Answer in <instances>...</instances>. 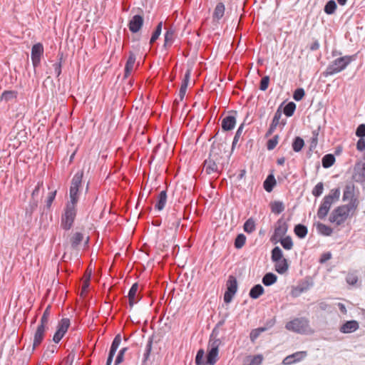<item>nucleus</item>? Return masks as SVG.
Masks as SVG:
<instances>
[{"mask_svg": "<svg viewBox=\"0 0 365 365\" xmlns=\"http://www.w3.org/2000/svg\"><path fill=\"white\" fill-rule=\"evenodd\" d=\"M343 201L350 200L349 203H351L354 200L355 204L358 205L357 199L354 197V186L353 185H346L344 190Z\"/></svg>", "mask_w": 365, "mask_h": 365, "instance_id": "nucleus-15", "label": "nucleus"}, {"mask_svg": "<svg viewBox=\"0 0 365 365\" xmlns=\"http://www.w3.org/2000/svg\"><path fill=\"white\" fill-rule=\"evenodd\" d=\"M167 202V192L166 190L161 191L158 196V200L155 205V208L158 210L161 211L164 209L165 204Z\"/></svg>", "mask_w": 365, "mask_h": 365, "instance_id": "nucleus-23", "label": "nucleus"}, {"mask_svg": "<svg viewBox=\"0 0 365 365\" xmlns=\"http://www.w3.org/2000/svg\"><path fill=\"white\" fill-rule=\"evenodd\" d=\"M296 110V104L291 101L287 103L284 106H282V113L287 117H291L293 115L294 111Z\"/></svg>", "mask_w": 365, "mask_h": 365, "instance_id": "nucleus-35", "label": "nucleus"}, {"mask_svg": "<svg viewBox=\"0 0 365 365\" xmlns=\"http://www.w3.org/2000/svg\"><path fill=\"white\" fill-rule=\"evenodd\" d=\"M70 200H68L66 205L68 207H73V208H77V204L79 201V197H69Z\"/></svg>", "mask_w": 365, "mask_h": 365, "instance_id": "nucleus-62", "label": "nucleus"}, {"mask_svg": "<svg viewBox=\"0 0 365 365\" xmlns=\"http://www.w3.org/2000/svg\"><path fill=\"white\" fill-rule=\"evenodd\" d=\"M356 135L359 138L365 137V124H360L356 130Z\"/></svg>", "mask_w": 365, "mask_h": 365, "instance_id": "nucleus-60", "label": "nucleus"}, {"mask_svg": "<svg viewBox=\"0 0 365 365\" xmlns=\"http://www.w3.org/2000/svg\"><path fill=\"white\" fill-rule=\"evenodd\" d=\"M136 60V56L133 51L129 52V56L125 65L124 78H128L131 73Z\"/></svg>", "mask_w": 365, "mask_h": 365, "instance_id": "nucleus-14", "label": "nucleus"}, {"mask_svg": "<svg viewBox=\"0 0 365 365\" xmlns=\"http://www.w3.org/2000/svg\"><path fill=\"white\" fill-rule=\"evenodd\" d=\"M287 230V223L282 218L279 219L276 223L274 235L271 237V241H275V242H277V240L282 238L283 236L286 235Z\"/></svg>", "mask_w": 365, "mask_h": 365, "instance_id": "nucleus-6", "label": "nucleus"}, {"mask_svg": "<svg viewBox=\"0 0 365 365\" xmlns=\"http://www.w3.org/2000/svg\"><path fill=\"white\" fill-rule=\"evenodd\" d=\"M152 346H153V336L149 337L147 344L145 346V352L143 354L142 365H146V361L150 357V352L152 350Z\"/></svg>", "mask_w": 365, "mask_h": 365, "instance_id": "nucleus-33", "label": "nucleus"}, {"mask_svg": "<svg viewBox=\"0 0 365 365\" xmlns=\"http://www.w3.org/2000/svg\"><path fill=\"white\" fill-rule=\"evenodd\" d=\"M346 281L349 284L354 285L358 282V277L354 274H348Z\"/></svg>", "mask_w": 365, "mask_h": 365, "instance_id": "nucleus-63", "label": "nucleus"}, {"mask_svg": "<svg viewBox=\"0 0 365 365\" xmlns=\"http://www.w3.org/2000/svg\"><path fill=\"white\" fill-rule=\"evenodd\" d=\"M43 53V46L42 43H35L31 48V58L33 66L36 69L41 63V58Z\"/></svg>", "mask_w": 365, "mask_h": 365, "instance_id": "nucleus-7", "label": "nucleus"}, {"mask_svg": "<svg viewBox=\"0 0 365 365\" xmlns=\"http://www.w3.org/2000/svg\"><path fill=\"white\" fill-rule=\"evenodd\" d=\"M77 215V208L65 206L61 217V227L63 230L68 231L73 225Z\"/></svg>", "mask_w": 365, "mask_h": 365, "instance_id": "nucleus-4", "label": "nucleus"}, {"mask_svg": "<svg viewBox=\"0 0 365 365\" xmlns=\"http://www.w3.org/2000/svg\"><path fill=\"white\" fill-rule=\"evenodd\" d=\"M217 331H216L215 329H213L210 336L208 348H214L215 349H219V346L222 344V341L220 339H217Z\"/></svg>", "mask_w": 365, "mask_h": 365, "instance_id": "nucleus-25", "label": "nucleus"}, {"mask_svg": "<svg viewBox=\"0 0 365 365\" xmlns=\"http://www.w3.org/2000/svg\"><path fill=\"white\" fill-rule=\"evenodd\" d=\"M46 329L41 327H37L34 334L32 350L34 351L43 341Z\"/></svg>", "mask_w": 365, "mask_h": 365, "instance_id": "nucleus-13", "label": "nucleus"}, {"mask_svg": "<svg viewBox=\"0 0 365 365\" xmlns=\"http://www.w3.org/2000/svg\"><path fill=\"white\" fill-rule=\"evenodd\" d=\"M127 350H128V348L124 347L119 351V352L117 355V357L115 360L114 365H119L121 362L123 361L124 354Z\"/></svg>", "mask_w": 365, "mask_h": 365, "instance_id": "nucleus-56", "label": "nucleus"}, {"mask_svg": "<svg viewBox=\"0 0 365 365\" xmlns=\"http://www.w3.org/2000/svg\"><path fill=\"white\" fill-rule=\"evenodd\" d=\"M83 240V235L76 232L70 237L71 247L73 250H77Z\"/></svg>", "mask_w": 365, "mask_h": 365, "instance_id": "nucleus-22", "label": "nucleus"}, {"mask_svg": "<svg viewBox=\"0 0 365 365\" xmlns=\"http://www.w3.org/2000/svg\"><path fill=\"white\" fill-rule=\"evenodd\" d=\"M166 31L164 35V44L163 47L168 50L174 43L176 38L175 30L173 27L165 28Z\"/></svg>", "mask_w": 365, "mask_h": 365, "instance_id": "nucleus-12", "label": "nucleus"}, {"mask_svg": "<svg viewBox=\"0 0 365 365\" xmlns=\"http://www.w3.org/2000/svg\"><path fill=\"white\" fill-rule=\"evenodd\" d=\"M38 207V201L35 199L31 198V200L29 202V206L26 209V215H29V216H31L34 211Z\"/></svg>", "mask_w": 365, "mask_h": 365, "instance_id": "nucleus-49", "label": "nucleus"}, {"mask_svg": "<svg viewBox=\"0 0 365 365\" xmlns=\"http://www.w3.org/2000/svg\"><path fill=\"white\" fill-rule=\"evenodd\" d=\"M56 193H57L56 190L51 191L48 193V197L46 200V209L49 210L51 208V205L56 198Z\"/></svg>", "mask_w": 365, "mask_h": 365, "instance_id": "nucleus-50", "label": "nucleus"}, {"mask_svg": "<svg viewBox=\"0 0 365 365\" xmlns=\"http://www.w3.org/2000/svg\"><path fill=\"white\" fill-rule=\"evenodd\" d=\"M284 103V102L282 103L279 105V106L277 108V109L274 113V118L272 119V123H273L276 125L281 124L282 126H284L287 123L286 119H282L281 121H279V120L282 117V106H283Z\"/></svg>", "mask_w": 365, "mask_h": 365, "instance_id": "nucleus-28", "label": "nucleus"}, {"mask_svg": "<svg viewBox=\"0 0 365 365\" xmlns=\"http://www.w3.org/2000/svg\"><path fill=\"white\" fill-rule=\"evenodd\" d=\"M335 157L332 154H327L322 159V164L323 168H329L332 166L335 163Z\"/></svg>", "mask_w": 365, "mask_h": 365, "instance_id": "nucleus-36", "label": "nucleus"}, {"mask_svg": "<svg viewBox=\"0 0 365 365\" xmlns=\"http://www.w3.org/2000/svg\"><path fill=\"white\" fill-rule=\"evenodd\" d=\"M269 83V77L268 76H264L262 78L259 83V89L261 91H266L268 88Z\"/></svg>", "mask_w": 365, "mask_h": 365, "instance_id": "nucleus-58", "label": "nucleus"}, {"mask_svg": "<svg viewBox=\"0 0 365 365\" xmlns=\"http://www.w3.org/2000/svg\"><path fill=\"white\" fill-rule=\"evenodd\" d=\"M324 190V184L320 182H318L312 190V195L315 197H319Z\"/></svg>", "mask_w": 365, "mask_h": 365, "instance_id": "nucleus-53", "label": "nucleus"}, {"mask_svg": "<svg viewBox=\"0 0 365 365\" xmlns=\"http://www.w3.org/2000/svg\"><path fill=\"white\" fill-rule=\"evenodd\" d=\"M205 356V351L202 349H200L197 351V354L195 356V364L196 365H203L205 362L203 361Z\"/></svg>", "mask_w": 365, "mask_h": 365, "instance_id": "nucleus-51", "label": "nucleus"}, {"mask_svg": "<svg viewBox=\"0 0 365 365\" xmlns=\"http://www.w3.org/2000/svg\"><path fill=\"white\" fill-rule=\"evenodd\" d=\"M246 242V236L244 234H238L235 240L234 245L236 249H241Z\"/></svg>", "mask_w": 365, "mask_h": 365, "instance_id": "nucleus-45", "label": "nucleus"}, {"mask_svg": "<svg viewBox=\"0 0 365 365\" xmlns=\"http://www.w3.org/2000/svg\"><path fill=\"white\" fill-rule=\"evenodd\" d=\"M330 199L331 197H324L318 209L317 216L321 220L325 218L330 210L331 205L333 204Z\"/></svg>", "mask_w": 365, "mask_h": 365, "instance_id": "nucleus-10", "label": "nucleus"}, {"mask_svg": "<svg viewBox=\"0 0 365 365\" xmlns=\"http://www.w3.org/2000/svg\"><path fill=\"white\" fill-rule=\"evenodd\" d=\"M340 196V190L339 188H335L331 190L329 195H326L325 197H331L330 200L334 202L336 200H338Z\"/></svg>", "mask_w": 365, "mask_h": 365, "instance_id": "nucleus-54", "label": "nucleus"}, {"mask_svg": "<svg viewBox=\"0 0 365 365\" xmlns=\"http://www.w3.org/2000/svg\"><path fill=\"white\" fill-rule=\"evenodd\" d=\"M163 28V22L160 21L157 26L155 29V31L153 32L152 36L150 39V44L153 45L156 40L159 38Z\"/></svg>", "mask_w": 365, "mask_h": 365, "instance_id": "nucleus-41", "label": "nucleus"}, {"mask_svg": "<svg viewBox=\"0 0 365 365\" xmlns=\"http://www.w3.org/2000/svg\"><path fill=\"white\" fill-rule=\"evenodd\" d=\"M138 289V283H134L131 286V287L128 292V300H129V305L130 307H132L139 300V299H137Z\"/></svg>", "mask_w": 365, "mask_h": 365, "instance_id": "nucleus-20", "label": "nucleus"}, {"mask_svg": "<svg viewBox=\"0 0 365 365\" xmlns=\"http://www.w3.org/2000/svg\"><path fill=\"white\" fill-rule=\"evenodd\" d=\"M83 176V171L77 172L73 177L71 182V186L69 189L78 190H79L82 184V179Z\"/></svg>", "mask_w": 365, "mask_h": 365, "instance_id": "nucleus-21", "label": "nucleus"}, {"mask_svg": "<svg viewBox=\"0 0 365 365\" xmlns=\"http://www.w3.org/2000/svg\"><path fill=\"white\" fill-rule=\"evenodd\" d=\"M270 208L273 213L274 214H280L284 210V205L281 201H274L270 203Z\"/></svg>", "mask_w": 365, "mask_h": 365, "instance_id": "nucleus-37", "label": "nucleus"}, {"mask_svg": "<svg viewBox=\"0 0 365 365\" xmlns=\"http://www.w3.org/2000/svg\"><path fill=\"white\" fill-rule=\"evenodd\" d=\"M276 185V180L272 174H269L263 183L264 190L270 192Z\"/></svg>", "mask_w": 365, "mask_h": 365, "instance_id": "nucleus-30", "label": "nucleus"}, {"mask_svg": "<svg viewBox=\"0 0 365 365\" xmlns=\"http://www.w3.org/2000/svg\"><path fill=\"white\" fill-rule=\"evenodd\" d=\"M274 263L275 271L280 274L285 273L289 268L287 260L285 258H283L278 262H274Z\"/></svg>", "mask_w": 365, "mask_h": 365, "instance_id": "nucleus-24", "label": "nucleus"}, {"mask_svg": "<svg viewBox=\"0 0 365 365\" xmlns=\"http://www.w3.org/2000/svg\"><path fill=\"white\" fill-rule=\"evenodd\" d=\"M304 145V141L301 137H295L292 142V149L294 152H299Z\"/></svg>", "mask_w": 365, "mask_h": 365, "instance_id": "nucleus-42", "label": "nucleus"}, {"mask_svg": "<svg viewBox=\"0 0 365 365\" xmlns=\"http://www.w3.org/2000/svg\"><path fill=\"white\" fill-rule=\"evenodd\" d=\"M243 128H244V124L242 123L238 129L237 130L236 133H235V135L234 136V139H233V141H232V150H234V148H235L237 142L239 141L240 137H241V135L242 133V131H243Z\"/></svg>", "mask_w": 365, "mask_h": 365, "instance_id": "nucleus-48", "label": "nucleus"}, {"mask_svg": "<svg viewBox=\"0 0 365 365\" xmlns=\"http://www.w3.org/2000/svg\"><path fill=\"white\" fill-rule=\"evenodd\" d=\"M219 159L210 156L203 163V168L207 175H210L214 173H219L218 166L217 162Z\"/></svg>", "mask_w": 365, "mask_h": 365, "instance_id": "nucleus-8", "label": "nucleus"}, {"mask_svg": "<svg viewBox=\"0 0 365 365\" xmlns=\"http://www.w3.org/2000/svg\"><path fill=\"white\" fill-rule=\"evenodd\" d=\"M51 307L48 306L44 310L43 315L41 316L40 324L38 327H41L44 329H48L47 324L49 320L50 314H51Z\"/></svg>", "mask_w": 365, "mask_h": 365, "instance_id": "nucleus-31", "label": "nucleus"}, {"mask_svg": "<svg viewBox=\"0 0 365 365\" xmlns=\"http://www.w3.org/2000/svg\"><path fill=\"white\" fill-rule=\"evenodd\" d=\"M264 289L261 284H255L250 289L249 296L250 298L256 299L264 293Z\"/></svg>", "mask_w": 365, "mask_h": 365, "instance_id": "nucleus-27", "label": "nucleus"}, {"mask_svg": "<svg viewBox=\"0 0 365 365\" xmlns=\"http://www.w3.org/2000/svg\"><path fill=\"white\" fill-rule=\"evenodd\" d=\"M285 328L300 334H312L314 332L310 327L309 319L306 317L294 318L285 324Z\"/></svg>", "mask_w": 365, "mask_h": 365, "instance_id": "nucleus-3", "label": "nucleus"}, {"mask_svg": "<svg viewBox=\"0 0 365 365\" xmlns=\"http://www.w3.org/2000/svg\"><path fill=\"white\" fill-rule=\"evenodd\" d=\"M307 289V287L298 286L292 290V296L294 297H298L299 294L304 292Z\"/></svg>", "mask_w": 365, "mask_h": 365, "instance_id": "nucleus-61", "label": "nucleus"}, {"mask_svg": "<svg viewBox=\"0 0 365 365\" xmlns=\"http://www.w3.org/2000/svg\"><path fill=\"white\" fill-rule=\"evenodd\" d=\"M237 291V282L236 278L230 275L227 282V289L224 294V302L230 303Z\"/></svg>", "mask_w": 365, "mask_h": 365, "instance_id": "nucleus-5", "label": "nucleus"}, {"mask_svg": "<svg viewBox=\"0 0 365 365\" xmlns=\"http://www.w3.org/2000/svg\"><path fill=\"white\" fill-rule=\"evenodd\" d=\"M294 232L299 239H304L308 233V229L302 224H297L294 227Z\"/></svg>", "mask_w": 365, "mask_h": 365, "instance_id": "nucleus-29", "label": "nucleus"}, {"mask_svg": "<svg viewBox=\"0 0 365 365\" xmlns=\"http://www.w3.org/2000/svg\"><path fill=\"white\" fill-rule=\"evenodd\" d=\"M356 207L357 204H355L354 200L351 203L339 206L332 211L329 221L340 225L348 218L350 212H354Z\"/></svg>", "mask_w": 365, "mask_h": 365, "instance_id": "nucleus-1", "label": "nucleus"}, {"mask_svg": "<svg viewBox=\"0 0 365 365\" xmlns=\"http://www.w3.org/2000/svg\"><path fill=\"white\" fill-rule=\"evenodd\" d=\"M305 95L304 90L302 88H297L293 93V98L296 101H301Z\"/></svg>", "mask_w": 365, "mask_h": 365, "instance_id": "nucleus-55", "label": "nucleus"}, {"mask_svg": "<svg viewBox=\"0 0 365 365\" xmlns=\"http://www.w3.org/2000/svg\"><path fill=\"white\" fill-rule=\"evenodd\" d=\"M277 242H280L281 245L287 250H290L293 247V242L290 236L280 238L277 240Z\"/></svg>", "mask_w": 365, "mask_h": 365, "instance_id": "nucleus-40", "label": "nucleus"}, {"mask_svg": "<svg viewBox=\"0 0 365 365\" xmlns=\"http://www.w3.org/2000/svg\"><path fill=\"white\" fill-rule=\"evenodd\" d=\"M243 229L248 234L252 233L256 229L254 219L252 217L247 219L244 224Z\"/></svg>", "mask_w": 365, "mask_h": 365, "instance_id": "nucleus-38", "label": "nucleus"}, {"mask_svg": "<svg viewBox=\"0 0 365 365\" xmlns=\"http://www.w3.org/2000/svg\"><path fill=\"white\" fill-rule=\"evenodd\" d=\"M317 230L319 233L324 236H330L333 232V230L331 227L321 222L317 224Z\"/></svg>", "mask_w": 365, "mask_h": 365, "instance_id": "nucleus-32", "label": "nucleus"}, {"mask_svg": "<svg viewBox=\"0 0 365 365\" xmlns=\"http://www.w3.org/2000/svg\"><path fill=\"white\" fill-rule=\"evenodd\" d=\"M70 326V320L68 318L62 319L58 324L57 329L66 334Z\"/></svg>", "mask_w": 365, "mask_h": 365, "instance_id": "nucleus-46", "label": "nucleus"}, {"mask_svg": "<svg viewBox=\"0 0 365 365\" xmlns=\"http://www.w3.org/2000/svg\"><path fill=\"white\" fill-rule=\"evenodd\" d=\"M232 115H229L225 117L222 120V129L224 131H229L232 130L236 124V114L237 112L232 110Z\"/></svg>", "mask_w": 365, "mask_h": 365, "instance_id": "nucleus-11", "label": "nucleus"}, {"mask_svg": "<svg viewBox=\"0 0 365 365\" xmlns=\"http://www.w3.org/2000/svg\"><path fill=\"white\" fill-rule=\"evenodd\" d=\"M279 136L274 135L272 138L269 139L267 143V148L269 150H273L278 143Z\"/></svg>", "mask_w": 365, "mask_h": 365, "instance_id": "nucleus-57", "label": "nucleus"}, {"mask_svg": "<svg viewBox=\"0 0 365 365\" xmlns=\"http://www.w3.org/2000/svg\"><path fill=\"white\" fill-rule=\"evenodd\" d=\"M219 349L208 348L206 355L205 364L207 365H215L218 360Z\"/></svg>", "mask_w": 365, "mask_h": 365, "instance_id": "nucleus-17", "label": "nucleus"}, {"mask_svg": "<svg viewBox=\"0 0 365 365\" xmlns=\"http://www.w3.org/2000/svg\"><path fill=\"white\" fill-rule=\"evenodd\" d=\"M359 323L355 320L347 321L344 323L339 330L344 334H349L356 331L359 329Z\"/></svg>", "mask_w": 365, "mask_h": 365, "instance_id": "nucleus-16", "label": "nucleus"}, {"mask_svg": "<svg viewBox=\"0 0 365 365\" xmlns=\"http://www.w3.org/2000/svg\"><path fill=\"white\" fill-rule=\"evenodd\" d=\"M263 361V356L262 354H257L254 356L250 364L247 365H260Z\"/></svg>", "mask_w": 365, "mask_h": 365, "instance_id": "nucleus-59", "label": "nucleus"}, {"mask_svg": "<svg viewBox=\"0 0 365 365\" xmlns=\"http://www.w3.org/2000/svg\"><path fill=\"white\" fill-rule=\"evenodd\" d=\"M143 22L144 19L143 16L139 14L134 15L128 23V28L132 33H138L141 29Z\"/></svg>", "mask_w": 365, "mask_h": 365, "instance_id": "nucleus-9", "label": "nucleus"}, {"mask_svg": "<svg viewBox=\"0 0 365 365\" xmlns=\"http://www.w3.org/2000/svg\"><path fill=\"white\" fill-rule=\"evenodd\" d=\"M58 62H56L53 64V67L55 71V73L56 74V76L58 77L62 71V60H63V53L58 54Z\"/></svg>", "mask_w": 365, "mask_h": 365, "instance_id": "nucleus-47", "label": "nucleus"}, {"mask_svg": "<svg viewBox=\"0 0 365 365\" xmlns=\"http://www.w3.org/2000/svg\"><path fill=\"white\" fill-rule=\"evenodd\" d=\"M336 4L335 1L334 0H329L328 1L324 8V12L328 15H331L334 14L336 9Z\"/></svg>", "mask_w": 365, "mask_h": 365, "instance_id": "nucleus-43", "label": "nucleus"}, {"mask_svg": "<svg viewBox=\"0 0 365 365\" xmlns=\"http://www.w3.org/2000/svg\"><path fill=\"white\" fill-rule=\"evenodd\" d=\"M356 59V54L344 56L334 60L323 73L324 76H332L344 70L348 65Z\"/></svg>", "mask_w": 365, "mask_h": 365, "instance_id": "nucleus-2", "label": "nucleus"}, {"mask_svg": "<svg viewBox=\"0 0 365 365\" xmlns=\"http://www.w3.org/2000/svg\"><path fill=\"white\" fill-rule=\"evenodd\" d=\"M283 252L279 247H274L271 252V259L273 262L283 259Z\"/></svg>", "mask_w": 365, "mask_h": 365, "instance_id": "nucleus-39", "label": "nucleus"}, {"mask_svg": "<svg viewBox=\"0 0 365 365\" xmlns=\"http://www.w3.org/2000/svg\"><path fill=\"white\" fill-rule=\"evenodd\" d=\"M222 143H217L214 141L210 147L209 155L220 159L222 152Z\"/></svg>", "mask_w": 365, "mask_h": 365, "instance_id": "nucleus-19", "label": "nucleus"}, {"mask_svg": "<svg viewBox=\"0 0 365 365\" xmlns=\"http://www.w3.org/2000/svg\"><path fill=\"white\" fill-rule=\"evenodd\" d=\"M299 355H301L302 357H304L306 356V352H296L292 355L287 356L283 359L282 364L284 365H291L293 363L299 361L301 360V358L295 359L296 356Z\"/></svg>", "mask_w": 365, "mask_h": 365, "instance_id": "nucleus-26", "label": "nucleus"}, {"mask_svg": "<svg viewBox=\"0 0 365 365\" xmlns=\"http://www.w3.org/2000/svg\"><path fill=\"white\" fill-rule=\"evenodd\" d=\"M225 11V4L222 2L217 3L212 14L213 21L219 22V21L223 17Z\"/></svg>", "mask_w": 365, "mask_h": 365, "instance_id": "nucleus-18", "label": "nucleus"}, {"mask_svg": "<svg viewBox=\"0 0 365 365\" xmlns=\"http://www.w3.org/2000/svg\"><path fill=\"white\" fill-rule=\"evenodd\" d=\"M120 342H121V336L120 334H118L115 336V338L113 339V340L112 341V344H111V346H110V348L109 350V353L113 354L115 355Z\"/></svg>", "mask_w": 365, "mask_h": 365, "instance_id": "nucleus-44", "label": "nucleus"}, {"mask_svg": "<svg viewBox=\"0 0 365 365\" xmlns=\"http://www.w3.org/2000/svg\"><path fill=\"white\" fill-rule=\"evenodd\" d=\"M17 93L14 91H5L3 92L1 98L6 101H9L16 98Z\"/></svg>", "mask_w": 365, "mask_h": 365, "instance_id": "nucleus-52", "label": "nucleus"}, {"mask_svg": "<svg viewBox=\"0 0 365 365\" xmlns=\"http://www.w3.org/2000/svg\"><path fill=\"white\" fill-rule=\"evenodd\" d=\"M64 335L65 334L63 332L57 329L53 336V341L55 343L58 344L61 340Z\"/></svg>", "mask_w": 365, "mask_h": 365, "instance_id": "nucleus-64", "label": "nucleus"}, {"mask_svg": "<svg viewBox=\"0 0 365 365\" xmlns=\"http://www.w3.org/2000/svg\"><path fill=\"white\" fill-rule=\"evenodd\" d=\"M277 277L276 274L268 272L264 275L262 281L265 286H271L277 282Z\"/></svg>", "mask_w": 365, "mask_h": 365, "instance_id": "nucleus-34", "label": "nucleus"}]
</instances>
